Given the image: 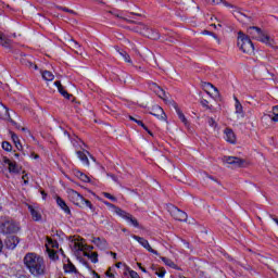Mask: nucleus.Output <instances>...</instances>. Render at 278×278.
I'll list each match as a JSON object with an SVG mask.
<instances>
[{"label":"nucleus","mask_w":278,"mask_h":278,"mask_svg":"<svg viewBox=\"0 0 278 278\" xmlns=\"http://www.w3.org/2000/svg\"><path fill=\"white\" fill-rule=\"evenodd\" d=\"M24 266H26L33 277H45L47 275V262H45V257L35 252L25 254Z\"/></svg>","instance_id":"obj_1"},{"label":"nucleus","mask_w":278,"mask_h":278,"mask_svg":"<svg viewBox=\"0 0 278 278\" xmlns=\"http://www.w3.org/2000/svg\"><path fill=\"white\" fill-rule=\"evenodd\" d=\"M248 36H251L253 40H258V42H263L264 45H273V39L267 35L266 31L262 30V28L257 26H250L247 29Z\"/></svg>","instance_id":"obj_2"},{"label":"nucleus","mask_w":278,"mask_h":278,"mask_svg":"<svg viewBox=\"0 0 278 278\" xmlns=\"http://www.w3.org/2000/svg\"><path fill=\"white\" fill-rule=\"evenodd\" d=\"M237 45L243 53L251 54L255 51V46L253 45V41H251L249 35H245L242 31L238 33Z\"/></svg>","instance_id":"obj_3"},{"label":"nucleus","mask_w":278,"mask_h":278,"mask_svg":"<svg viewBox=\"0 0 278 278\" xmlns=\"http://www.w3.org/2000/svg\"><path fill=\"white\" fill-rule=\"evenodd\" d=\"M68 198L74 205H77L78 207L86 205V207H89V210L94 212V205H92V202L84 198V195H80L79 192L75 191L74 189L68 190Z\"/></svg>","instance_id":"obj_4"},{"label":"nucleus","mask_w":278,"mask_h":278,"mask_svg":"<svg viewBox=\"0 0 278 278\" xmlns=\"http://www.w3.org/2000/svg\"><path fill=\"white\" fill-rule=\"evenodd\" d=\"M21 230V225L13 219H7L0 225L1 233H16Z\"/></svg>","instance_id":"obj_5"},{"label":"nucleus","mask_w":278,"mask_h":278,"mask_svg":"<svg viewBox=\"0 0 278 278\" xmlns=\"http://www.w3.org/2000/svg\"><path fill=\"white\" fill-rule=\"evenodd\" d=\"M168 212L175 220H179L180 223H186L188 220V214L181 210H179L175 205H169L168 206Z\"/></svg>","instance_id":"obj_6"},{"label":"nucleus","mask_w":278,"mask_h":278,"mask_svg":"<svg viewBox=\"0 0 278 278\" xmlns=\"http://www.w3.org/2000/svg\"><path fill=\"white\" fill-rule=\"evenodd\" d=\"M115 212L117 216H121V218H124V220H127L132 227H140V224L138 223V219L134 217L132 214L127 213V211H123V208H115Z\"/></svg>","instance_id":"obj_7"},{"label":"nucleus","mask_w":278,"mask_h":278,"mask_svg":"<svg viewBox=\"0 0 278 278\" xmlns=\"http://www.w3.org/2000/svg\"><path fill=\"white\" fill-rule=\"evenodd\" d=\"M222 162L224 164H230L231 166H236L237 168H242L245 161L236 156H223Z\"/></svg>","instance_id":"obj_8"},{"label":"nucleus","mask_w":278,"mask_h":278,"mask_svg":"<svg viewBox=\"0 0 278 278\" xmlns=\"http://www.w3.org/2000/svg\"><path fill=\"white\" fill-rule=\"evenodd\" d=\"M131 238L139 242L143 247V249H146V251H149V253H153V255H160V253L156 250L151 248V244H149V240L136 235H132Z\"/></svg>","instance_id":"obj_9"},{"label":"nucleus","mask_w":278,"mask_h":278,"mask_svg":"<svg viewBox=\"0 0 278 278\" xmlns=\"http://www.w3.org/2000/svg\"><path fill=\"white\" fill-rule=\"evenodd\" d=\"M3 163L8 164L9 173L13 175H18V173H21V167H18V164H16L15 161H11L10 159H8V156L3 157Z\"/></svg>","instance_id":"obj_10"},{"label":"nucleus","mask_w":278,"mask_h":278,"mask_svg":"<svg viewBox=\"0 0 278 278\" xmlns=\"http://www.w3.org/2000/svg\"><path fill=\"white\" fill-rule=\"evenodd\" d=\"M18 242H21V239L17 236H10L5 239L4 244L7 249L13 251V249H16Z\"/></svg>","instance_id":"obj_11"},{"label":"nucleus","mask_w":278,"mask_h":278,"mask_svg":"<svg viewBox=\"0 0 278 278\" xmlns=\"http://www.w3.org/2000/svg\"><path fill=\"white\" fill-rule=\"evenodd\" d=\"M172 105L174 110H176L178 118L181 121V123H184L185 127H189L190 123L188 122V118H186V115L184 114V112H181V109H179V105H177L176 102H173Z\"/></svg>","instance_id":"obj_12"},{"label":"nucleus","mask_w":278,"mask_h":278,"mask_svg":"<svg viewBox=\"0 0 278 278\" xmlns=\"http://www.w3.org/2000/svg\"><path fill=\"white\" fill-rule=\"evenodd\" d=\"M56 205L65 213L67 216L72 215L71 207H68V204H66V201L62 199L61 197L55 198Z\"/></svg>","instance_id":"obj_13"},{"label":"nucleus","mask_w":278,"mask_h":278,"mask_svg":"<svg viewBox=\"0 0 278 278\" xmlns=\"http://www.w3.org/2000/svg\"><path fill=\"white\" fill-rule=\"evenodd\" d=\"M28 210L30 212V216L33 220L36 223L42 220V214H40V210L34 205H28Z\"/></svg>","instance_id":"obj_14"},{"label":"nucleus","mask_w":278,"mask_h":278,"mask_svg":"<svg viewBox=\"0 0 278 278\" xmlns=\"http://www.w3.org/2000/svg\"><path fill=\"white\" fill-rule=\"evenodd\" d=\"M224 134L226 142H229L230 144H236V132H233L231 128H226L224 130Z\"/></svg>","instance_id":"obj_15"},{"label":"nucleus","mask_w":278,"mask_h":278,"mask_svg":"<svg viewBox=\"0 0 278 278\" xmlns=\"http://www.w3.org/2000/svg\"><path fill=\"white\" fill-rule=\"evenodd\" d=\"M151 114L152 116L159 118V121H166V113H164V109H162L161 106H155L152 110Z\"/></svg>","instance_id":"obj_16"},{"label":"nucleus","mask_w":278,"mask_h":278,"mask_svg":"<svg viewBox=\"0 0 278 278\" xmlns=\"http://www.w3.org/2000/svg\"><path fill=\"white\" fill-rule=\"evenodd\" d=\"M92 242L100 249V251H105L108 249V240L96 237L92 239Z\"/></svg>","instance_id":"obj_17"},{"label":"nucleus","mask_w":278,"mask_h":278,"mask_svg":"<svg viewBox=\"0 0 278 278\" xmlns=\"http://www.w3.org/2000/svg\"><path fill=\"white\" fill-rule=\"evenodd\" d=\"M54 86L58 88V91L60 92V94H62V97H64L65 99H71L72 96L68 91H66L64 86H62V83L60 80L54 81Z\"/></svg>","instance_id":"obj_18"},{"label":"nucleus","mask_w":278,"mask_h":278,"mask_svg":"<svg viewBox=\"0 0 278 278\" xmlns=\"http://www.w3.org/2000/svg\"><path fill=\"white\" fill-rule=\"evenodd\" d=\"M77 156L85 164V166H90V161L88 160V155H90V152L88 151H77Z\"/></svg>","instance_id":"obj_19"},{"label":"nucleus","mask_w":278,"mask_h":278,"mask_svg":"<svg viewBox=\"0 0 278 278\" xmlns=\"http://www.w3.org/2000/svg\"><path fill=\"white\" fill-rule=\"evenodd\" d=\"M11 140L14 142L17 151H23V144H21V139H18V135L14 131H10Z\"/></svg>","instance_id":"obj_20"},{"label":"nucleus","mask_w":278,"mask_h":278,"mask_svg":"<svg viewBox=\"0 0 278 278\" xmlns=\"http://www.w3.org/2000/svg\"><path fill=\"white\" fill-rule=\"evenodd\" d=\"M268 121H271V123H278V113L271 114H265L262 116V123H268Z\"/></svg>","instance_id":"obj_21"},{"label":"nucleus","mask_w":278,"mask_h":278,"mask_svg":"<svg viewBox=\"0 0 278 278\" xmlns=\"http://www.w3.org/2000/svg\"><path fill=\"white\" fill-rule=\"evenodd\" d=\"M152 90L160 97V99H166V91L162 89L157 84H152Z\"/></svg>","instance_id":"obj_22"},{"label":"nucleus","mask_w":278,"mask_h":278,"mask_svg":"<svg viewBox=\"0 0 278 278\" xmlns=\"http://www.w3.org/2000/svg\"><path fill=\"white\" fill-rule=\"evenodd\" d=\"M0 118H2L3 121H8V118H10V112L8 111L5 105H3L1 102H0Z\"/></svg>","instance_id":"obj_23"},{"label":"nucleus","mask_w":278,"mask_h":278,"mask_svg":"<svg viewBox=\"0 0 278 278\" xmlns=\"http://www.w3.org/2000/svg\"><path fill=\"white\" fill-rule=\"evenodd\" d=\"M21 64H23V66H27V68H34L35 71L38 70V65L34 64L33 62L28 61L26 58H22L20 60Z\"/></svg>","instance_id":"obj_24"},{"label":"nucleus","mask_w":278,"mask_h":278,"mask_svg":"<svg viewBox=\"0 0 278 278\" xmlns=\"http://www.w3.org/2000/svg\"><path fill=\"white\" fill-rule=\"evenodd\" d=\"M235 101L236 114H239L240 116L244 117V110L242 108V103H240V100H238V98H236Z\"/></svg>","instance_id":"obj_25"},{"label":"nucleus","mask_w":278,"mask_h":278,"mask_svg":"<svg viewBox=\"0 0 278 278\" xmlns=\"http://www.w3.org/2000/svg\"><path fill=\"white\" fill-rule=\"evenodd\" d=\"M152 270H154V275L159 276L160 278H164L166 275V269L164 267H153Z\"/></svg>","instance_id":"obj_26"},{"label":"nucleus","mask_w":278,"mask_h":278,"mask_svg":"<svg viewBox=\"0 0 278 278\" xmlns=\"http://www.w3.org/2000/svg\"><path fill=\"white\" fill-rule=\"evenodd\" d=\"M11 42H12V41H11L10 39H8V38L5 37V35H3L2 33H0V45H1V47L8 48V47H10Z\"/></svg>","instance_id":"obj_27"},{"label":"nucleus","mask_w":278,"mask_h":278,"mask_svg":"<svg viewBox=\"0 0 278 278\" xmlns=\"http://www.w3.org/2000/svg\"><path fill=\"white\" fill-rule=\"evenodd\" d=\"M70 47L75 50V53H79L81 51V46L75 39L70 40Z\"/></svg>","instance_id":"obj_28"},{"label":"nucleus","mask_w":278,"mask_h":278,"mask_svg":"<svg viewBox=\"0 0 278 278\" xmlns=\"http://www.w3.org/2000/svg\"><path fill=\"white\" fill-rule=\"evenodd\" d=\"M47 244H46V247H47V249H49V247H51L52 249H60V243H58V241L56 240H53V239H51V238H47Z\"/></svg>","instance_id":"obj_29"},{"label":"nucleus","mask_w":278,"mask_h":278,"mask_svg":"<svg viewBox=\"0 0 278 278\" xmlns=\"http://www.w3.org/2000/svg\"><path fill=\"white\" fill-rule=\"evenodd\" d=\"M42 78L46 81H53V79H55V76L53 75V73H51L50 71H43L42 72Z\"/></svg>","instance_id":"obj_30"},{"label":"nucleus","mask_w":278,"mask_h":278,"mask_svg":"<svg viewBox=\"0 0 278 278\" xmlns=\"http://www.w3.org/2000/svg\"><path fill=\"white\" fill-rule=\"evenodd\" d=\"M75 175H76V177H78V179H80V181H84L85 184H89L90 177H88V175H86L79 170L76 172Z\"/></svg>","instance_id":"obj_31"},{"label":"nucleus","mask_w":278,"mask_h":278,"mask_svg":"<svg viewBox=\"0 0 278 278\" xmlns=\"http://www.w3.org/2000/svg\"><path fill=\"white\" fill-rule=\"evenodd\" d=\"M74 250L75 251H86V244L83 241L75 240L74 241Z\"/></svg>","instance_id":"obj_32"},{"label":"nucleus","mask_w":278,"mask_h":278,"mask_svg":"<svg viewBox=\"0 0 278 278\" xmlns=\"http://www.w3.org/2000/svg\"><path fill=\"white\" fill-rule=\"evenodd\" d=\"M85 256L89 257V260H91L92 264H97V262H99V254L97 252L85 253Z\"/></svg>","instance_id":"obj_33"},{"label":"nucleus","mask_w":278,"mask_h":278,"mask_svg":"<svg viewBox=\"0 0 278 278\" xmlns=\"http://www.w3.org/2000/svg\"><path fill=\"white\" fill-rule=\"evenodd\" d=\"M128 118H129V121H132L134 123L139 125V127H142V129H144V131H149V127H147V125H144V123H142V121L136 119V117H134L131 115Z\"/></svg>","instance_id":"obj_34"},{"label":"nucleus","mask_w":278,"mask_h":278,"mask_svg":"<svg viewBox=\"0 0 278 278\" xmlns=\"http://www.w3.org/2000/svg\"><path fill=\"white\" fill-rule=\"evenodd\" d=\"M162 262H164V264L166 266H169V268H174L175 270H177V264H175V262H173L172 260L169 258H166V257H161Z\"/></svg>","instance_id":"obj_35"},{"label":"nucleus","mask_w":278,"mask_h":278,"mask_svg":"<svg viewBox=\"0 0 278 278\" xmlns=\"http://www.w3.org/2000/svg\"><path fill=\"white\" fill-rule=\"evenodd\" d=\"M64 270L65 273H77V268L71 262L64 265Z\"/></svg>","instance_id":"obj_36"},{"label":"nucleus","mask_w":278,"mask_h":278,"mask_svg":"<svg viewBox=\"0 0 278 278\" xmlns=\"http://www.w3.org/2000/svg\"><path fill=\"white\" fill-rule=\"evenodd\" d=\"M118 53H119V55L123 56L125 62H127L128 64H131V56H129V53H127V51L119 50Z\"/></svg>","instance_id":"obj_37"},{"label":"nucleus","mask_w":278,"mask_h":278,"mask_svg":"<svg viewBox=\"0 0 278 278\" xmlns=\"http://www.w3.org/2000/svg\"><path fill=\"white\" fill-rule=\"evenodd\" d=\"M203 88H206V90H214L215 97H218V88L214 87L211 83H204Z\"/></svg>","instance_id":"obj_38"},{"label":"nucleus","mask_w":278,"mask_h":278,"mask_svg":"<svg viewBox=\"0 0 278 278\" xmlns=\"http://www.w3.org/2000/svg\"><path fill=\"white\" fill-rule=\"evenodd\" d=\"M2 149H3V151H7V152L12 151V143L8 142V141H3L2 142Z\"/></svg>","instance_id":"obj_39"},{"label":"nucleus","mask_w":278,"mask_h":278,"mask_svg":"<svg viewBox=\"0 0 278 278\" xmlns=\"http://www.w3.org/2000/svg\"><path fill=\"white\" fill-rule=\"evenodd\" d=\"M47 251H48V255H49L50 260H58V254H55L54 250L47 248Z\"/></svg>","instance_id":"obj_40"},{"label":"nucleus","mask_w":278,"mask_h":278,"mask_svg":"<svg viewBox=\"0 0 278 278\" xmlns=\"http://www.w3.org/2000/svg\"><path fill=\"white\" fill-rule=\"evenodd\" d=\"M202 108H206V110H212V106H210V101L203 99L201 100Z\"/></svg>","instance_id":"obj_41"},{"label":"nucleus","mask_w":278,"mask_h":278,"mask_svg":"<svg viewBox=\"0 0 278 278\" xmlns=\"http://www.w3.org/2000/svg\"><path fill=\"white\" fill-rule=\"evenodd\" d=\"M103 203H104V205H106V207H112L114 210L115 214H116V210H121V207H118L108 201H104Z\"/></svg>","instance_id":"obj_42"},{"label":"nucleus","mask_w":278,"mask_h":278,"mask_svg":"<svg viewBox=\"0 0 278 278\" xmlns=\"http://www.w3.org/2000/svg\"><path fill=\"white\" fill-rule=\"evenodd\" d=\"M102 194L105 197V199H109L110 201L116 202V197L108 193V192H102Z\"/></svg>","instance_id":"obj_43"},{"label":"nucleus","mask_w":278,"mask_h":278,"mask_svg":"<svg viewBox=\"0 0 278 278\" xmlns=\"http://www.w3.org/2000/svg\"><path fill=\"white\" fill-rule=\"evenodd\" d=\"M130 278H140V275H138V271L131 269L129 270Z\"/></svg>","instance_id":"obj_44"},{"label":"nucleus","mask_w":278,"mask_h":278,"mask_svg":"<svg viewBox=\"0 0 278 278\" xmlns=\"http://www.w3.org/2000/svg\"><path fill=\"white\" fill-rule=\"evenodd\" d=\"M22 179H23V181H24V186H27V184H29V176H27V174H26V175H23V176H22Z\"/></svg>","instance_id":"obj_45"},{"label":"nucleus","mask_w":278,"mask_h":278,"mask_svg":"<svg viewBox=\"0 0 278 278\" xmlns=\"http://www.w3.org/2000/svg\"><path fill=\"white\" fill-rule=\"evenodd\" d=\"M208 125H210L211 127H216V121H214V118L210 117V118H208Z\"/></svg>","instance_id":"obj_46"},{"label":"nucleus","mask_w":278,"mask_h":278,"mask_svg":"<svg viewBox=\"0 0 278 278\" xmlns=\"http://www.w3.org/2000/svg\"><path fill=\"white\" fill-rule=\"evenodd\" d=\"M208 3H212L213 5H218V3H222L223 0H207Z\"/></svg>","instance_id":"obj_47"},{"label":"nucleus","mask_w":278,"mask_h":278,"mask_svg":"<svg viewBox=\"0 0 278 278\" xmlns=\"http://www.w3.org/2000/svg\"><path fill=\"white\" fill-rule=\"evenodd\" d=\"M210 34H211V36H213V38L215 40H217V45H220V38H218V36H216V34H214V33H210Z\"/></svg>","instance_id":"obj_48"},{"label":"nucleus","mask_w":278,"mask_h":278,"mask_svg":"<svg viewBox=\"0 0 278 278\" xmlns=\"http://www.w3.org/2000/svg\"><path fill=\"white\" fill-rule=\"evenodd\" d=\"M112 268H109V270L105 273L106 277L115 278L114 274L111 273Z\"/></svg>","instance_id":"obj_49"},{"label":"nucleus","mask_w":278,"mask_h":278,"mask_svg":"<svg viewBox=\"0 0 278 278\" xmlns=\"http://www.w3.org/2000/svg\"><path fill=\"white\" fill-rule=\"evenodd\" d=\"M137 266L142 270V273H147V269L142 267V263H137Z\"/></svg>","instance_id":"obj_50"},{"label":"nucleus","mask_w":278,"mask_h":278,"mask_svg":"<svg viewBox=\"0 0 278 278\" xmlns=\"http://www.w3.org/2000/svg\"><path fill=\"white\" fill-rule=\"evenodd\" d=\"M61 10H63V12H68L70 14H73V10H70L68 8H61Z\"/></svg>","instance_id":"obj_51"},{"label":"nucleus","mask_w":278,"mask_h":278,"mask_svg":"<svg viewBox=\"0 0 278 278\" xmlns=\"http://www.w3.org/2000/svg\"><path fill=\"white\" fill-rule=\"evenodd\" d=\"M273 114H278V105L273 106Z\"/></svg>","instance_id":"obj_52"},{"label":"nucleus","mask_w":278,"mask_h":278,"mask_svg":"<svg viewBox=\"0 0 278 278\" xmlns=\"http://www.w3.org/2000/svg\"><path fill=\"white\" fill-rule=\"evenodd\" d=\"M31 157H34V160H39L40 155L36 154V153H31Z\"/></svg>","instance_id":"obj_53"},{"label":"nucleus","mask_w":278,"mask_h":278,"mask_svg":"<svg viewBox=\"0 0 278 278\" xmlns=\"http://www.w3.org/2000/svg\"><path fill=\"white\" fill-rule=\"evenodd\" d=\"M135 68H137V71H140L141 73H144V67H141V66H135Z\"/></svg>","instance_id":"obj_54"},{"label":"nucleus","mask_w":278,"mask_h":278,"mask_svg":"<svg viewBox=\"0 0 278 278\" xmlns=\"http://www.w3.org/2000/svg\"><path fill=\"white\" fill-rule=\"evenodd\" d=\"M3 251V241L0 239V253Z\"/></svg>","instance_id":"obj_55"},{"label":"nucleus","mask_w":278,"mask_h":278,"mask_svg":"<svg viewBox=\"0 0 278 278\" xmlns=\"http://www.w3.org/2000/svg\"><path fill=\"white\" fill-rule=\"evenodd\" d=\"M42 199H47V193L45 191H41Z\"/></svg>","instance_id":"obj_56"},{"label":"nucleus","mask_w":278,"mask_h":278,"mask_svg":"<svg viewBox=\"0 0 278 278\" xmlns=\"http://www.w3.org/2000/svg\"><path fill=\"white\" fill-rule=\"evenodd\" d=\"M110 255H112L114 257V260H116V253L115 252H110Z\"/></svg>","instance_id":"obj_57"},{"label":"nucleus","mask_w":278,"mask_h":278,"mask_svg":"<svg viewBox=\"0 0 278 278\" xmlns=\"http://www.w3.org/2000/svg\"><path fill=\"white\" fill-rule=\"evenodd\" d=\"M111 178L113 179V181H117V178H116V176H114V175H111Z\"/></svg>","instance_id":"obj_58"},{"label":"nucleus","mask_w":278,"mask_h":278,"mask_svg":"<svg viewBox=\"0 0 278 278\" xmlns=\"http://www.w3.org/2000/svg\"><path fill=\"white\" fill-rule=\"evenodd\" d=\"M157 38H160V35L156 34V35L153 37V39H154V40H157Z\"/></svg>","instance_id":"obj_59"},{"label":"nucleus","mask_w":278,"mask_h":278,"mask_svg":"<svg viewBox=\"0 0 278 278\" xmlns=\"http://www.w3.org/2000/svg\"><path fill=\"white\" fill-rule=\"evenodd\" d=\"M150 136H153V132H151V130H146Z\"/></svg>","instance_id":"obj_60"},{"label":"nucleus","mask_w":278,"mask_h":278,"mask_svg":"<svg viewBox=\"0 0 278 278\" xmlns=\"http://www.w3.org/2000/svg\"><path fill=\"white\" fill-rule=\"evenodd\" d=\"M121 264H122V263H116V265H115L116 268H121Z\"/></svg>","instance_id":"obj_61"},{"label":"nucleus","mask_w":278,"mask_h":278,"mask_svg":"<svg viewBox=\"0 0 278 278\" xmlns=\"http://www.w3.org/2000/svg\"><path fill=\"white\" fill-rule=\"evenodd\" d=\"M90 157H91V160H92L93 162H97V160L94 159V156L90 155Z\"/></svg>","instance_id":"obj_62"},{"label":"nucleus","mask_w":278,"mask_h":278,"mask_svg":"<svg viewBox=\"0 0 278 278\" xmlns=\"http://www.w3.org/2000/svg\"><path fill=\"white\" fill-rule=\"evenodd\" d=\"M14 155H15L16 157H18V153H15Z\"/></svg>","instance_id":"obj_63"}]
</instances>
